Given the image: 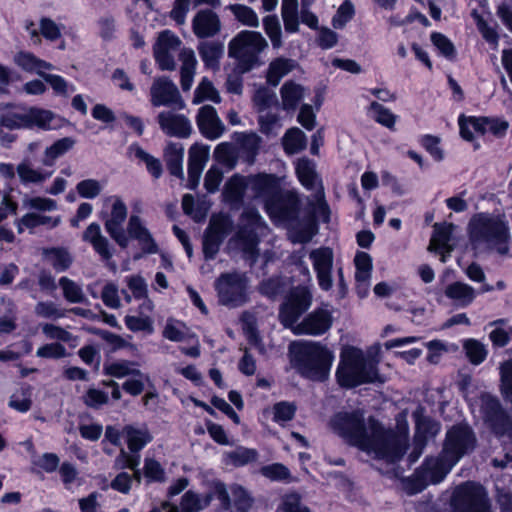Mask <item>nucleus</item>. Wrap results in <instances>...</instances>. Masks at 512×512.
<instances>
[{
	"instance_id": "obj_61",
	"label": "nucleus",
	"mask_w": 512,
	"mask_h": 512,
	"mask_svg": "<svg viewBox=\"0 0 512 512\" xmlns=\"http://www.w3.org/2000/svg\"><path fill=\"white\" fill-rule=\"evenodd\" d=\"M478 121L480 122V117L459 118L460 134L463 139L472 141L476 134L482 135V125H476Z\"/></svg>"
},
{
	"instance_id": "obj_64",
	"label": "nucleus",
	"mask_w": 512,
	"mask_h": 512,
	"mask_svg": "<svg viewBox=\"0 0 512 512\" xmlns=\"http://www.w3.org/2000/svg\"><path fill=\"white\" fill-rule=\"evenodd\" d=\"M369 112L372 114L373 118L380 124L392 128L396 121V116L383 105L378 102L373 101L370 104Z\"/></svg>"
},
{
	"instance_id": "obj_40",
	"label": "nucleus",
	"mask_w": 512,
	"mask_h": 512,
	"mask_svg": "<svg viewBox=\"0 0 512 512\" xmlns=\"http://www.w3.org/2000/svg\"><path fill=\"white\" fill-rule=\"evenodd\" d=\"M123 435L127 441L130 451L133 453L140 451L152 439L147 429H137L131 426L125 427L123 429Z\"/></svg>"
},
{
	"instance_id": "obj_15",
	"label": "nucleus",
	"mask_w": 512,
	"mask_h": 512,
	"mask_svg": "<svg viewBox=\"0 0 512 512\" xmlns=\"http://www.w3.org/2000/svg\"><path fill=\"white\" fill-rule=\"evenodd\" d=\"M295 170L300 183L310 191L316 192V200L319 210L323 213L328 211L327 203L324 200V192L321 181L315 171V163L308 158H300L295 163Z\"/></svg>"
},
{
	"instance_id": "obj_33",
	"label": "nucleus",
	"mask_w": 512,
	"mask_h": 512,
	"mask_svg": "<svg viewBox=\"0 0 512 512\" xmlns=\"http://www.w3.org/2000/svg\"><path fill=\"white\" fill-rule=\"evenodd\" d=\"M198 51L205 66L217 69L224 54V44L216 41L203 42L199 45Z\"/></svg>"
},
{
	"instance_id": "obj_49",
	"label": "nucleus",
	"mask_w": 512,
	"mask_h": 512,
	"mask_svg": "<svg viewBox=\"0 0 512 512\" xmlns=\"http://www.w3.org/2000/svg\"><path fill=\"white\" fill-rule=\"evenodd\" d=\"M128 154L130 157H135L141 161H143L148 171L155 177L158 178L160 176V163L159 161L145 152L139 145L132 144L128 148Z\"/></svg>"
},
{
	"instance_id": "obj_46",
	"label": "nucleus",
	"mask_w": 512,
	"mask_h": 512,
	"mask_svg": "<svg viewBox=\"0 0 512 512\" xmlns=\"http://www.w3.org/2000/svg\"><path fill=\"white\" fill-rule=\"evenodd\" d=\"M25 209L36 212H52L57 210L58 205L54 199L41 196H25L22 200Z\"/></svg>"
},
{
	"instance_id": "obj_60",
	"label": "nucleus",
	"mask_w": 512,
	"mask_h": 512,
	"mask_svg": "<svg viewBox=\"0 0 512 512\" xmlns=\"http://www.w3.org/2000/svg\"><path fill=\"white\" fill-rule=\"evenodd\" d=\"M463 347L468 359L472 364L478 365L482 363L487 356V350L485 346L475 339L466 340Z\"/></svg>"
},
{
	"instance_id": "obj_35",
	"label": "nucleus",
	"mask_w": 512,
	"mask_h": 512,
	"mask_svg": "<svg viewBox=\"0 0 512 512\" xmlns=\"http://www.w3.org/2000/svg\"><path fill=\"white\" fill-rule=\"evenodd\" d=\"M75 145V140L71 137H64L55 141L47 147L44 152L42 163L44 166L52 167L55 161L67 153Z\"/></svg>"
},
{
	"instance_id": "obj_45",
	"label": "nucleus",
	"mask_w": 512,
	"mask_h": 512,
	"mask_svg": "<svg viewBox=\"0 0 512 512\" xmlns=\"http://www.w3.org/2000/svg\"><path fill=\"white\" fill-rule=\"evenodd\" d=\"M34 312L38 317L58 320L66 317L68 311L53 301H40L35 305Z\"/></svg>"
},
{
	"instance_id": "obj_27",
	"label": "nucleus",
	"mask_w": 512,
	"mask_h": 512,
	"mask_svg": "<svg viewBox=\"0 0 512 512\" xmlns=\"http://www.w3.org/2000/svg\"><path fill=\"white\" fill-rule=\"evenodd\" d=\"M28 113V129L52 130L59 126L57 115L50 110L29 106Z\"/></svg>"
},
{
	"instance_id": "obj_47",
	"label": "nucleus",
	"mask_w": 512,
	"mask_h": 512,
	"mask_svg": "<svg viewBox=\"0 0 512 512\" xmlns=\"http://www.w3.org/2000/svg\"><path fill=\"white\" fill-rule=\"evenodd\" d=\"M229 9L235 18L243 25L253 28L259 26L260 21L258 15L252 8L242 4H233L229 6Z\"/></svg>"
},
{
	"instance_id": "obj_53",
	"label": "nucleus",
	"mask_w": 512,
	"mask_h": 512,
	"mask_svg": "<svg viewBox=\"0 0 512 512\" xmlns=\"http://www.w3.org/2000/svg\"><path fill=\"white\" fill-rule=\"evenodd\" d=\"M263 26L265 33L270 38L273 48H280L282 46L281 39V25L279 19L275 15L266 16L263 19Z\"/></svg>"
},
{
	"instance_id": "obj_54",
	"label": "nucleus",
	"mask_w": 512,
	"mask_h": 512,
	"mask_svg": "<svg viewBox=\"0 0 512 512\" xmlns=\"http://www.w3.org/2000/svg\"><path fill=\"white\" fill-rule=\"evenodd\" d=\"M247 188V178L235 175L226 184L225 197L230 201H240Z\"/></svg>"
},
{
	"instance_id": "obj_42",
	"label": "nucleus",
	"mask_w": 512,
	"mask_h": 512,
	"mask_svg": "<svg viewBox=\"0 0 512 512\" xmlns=\"http://www.w3.org/2000/svg\"><path fill=\"white\" fill-rule=\"evenodd\" d=\"M213 496L212 494H205L204 496H200L193 491H187L181 500L180 508L181 512H198L204 508H206Z\"/></svg>"
},
{
	"instance_id": "obj_9",
	"label": "nucleus",
	"mask_w": 512,
	"mask_h": 512,
	"mask_svg": "<svg viewBox=\"0 0 512 512\" xmlns=\"http://www.w3.org/2000/svg\"><path fill=\"white\" fill-rule=\"evenodd\" d=\"M454 466L442 454L436 458H428L413 476L405 481L404 488L410 495L419 493L428 485L441 482Z\"/></svg>"
},
{
	"instance_id": "obj_55",
	"label": "nucleus",
	"mask_w": 512,
	"mask_h": 512,
	"mask_svg": "<svg viewBox=\"0 0 512 512\" xmlns=\"http://www.w3.org/2000/svg\"><path fill=\"white\" fill-rule=\"evenodd\" d=\"M260 473L271 481H292L290 470L281 463L263 466Z\"/></svg>"
},
{
	"instance_id": "obj_43",
	"label": "nucleus",
	"mask_w": 512,
	"mask_h": 512,
	"mask_svg": "<svg viewBox=\"0 0 512 512\" xmlns=\"http://www.w3.org/2000/svg\"><path fill=\"white\" fill-rule=\"evenodd\" d=\"M294 67V62L285 58L273 60L267 72V81L273 86H277L280 80L287 75Z\"/></svg>"
},
{
	"instance_id": "obj_25",
	"label": "nucleus",
	"mask_w": 512,
	"mask_h": 512,
	"mask_svg": "<svg viewBox=\"0 0 512 512\" xmlns=\"http://www.w3.org/2000/svg\"><path fill=\"white\" fill-rule=\"evenodd\" d=\"M13 62L24 72L37 74L40 77L45 71L54 69V66L51 63L38 58L36 55L28 51H19L15 53L13 56Z\"/></svg>"
},
{
	"instance_id": "obj_11",
	"label": "nucleus",
	"mask_w": 512,
	"mask_h": 512,
	"mask_svg": "<svg viewBox=\"0 0 512 512\" xmlns=\"http://www.w3.org/2000/svg\"><path fill=\"white\" fill-rule=\"evenodd\" d=\"M453 512H491L485 489L473 482L455 488L451 498Z\"/></svg>"
},
{
	"instance_id": "obj_48",
	"label": "nucleus",
	"mask_w": 512,
	"mask_h": 512,
	"mask_svg": "<svg viewBox=\"0 0 512 512\" xmlns=\"http://www.w3.org/2000/svg\"><path fill=\"white\" fill-rule=\"evenodd\" d=\"M137 370L136 363L127 360L114 361L104 366L105 373L116 378L129 377Z\"/></svg>"
},
{
	"instance_id": "obj_32",
	"label": "nucleus",
	"mask_w": 512,
	"mask_h": 512,
	"mask_svg": "<svg viewBox=\"0 0 512 512\" xmlns=\"http://www.w3.org/2000/svg\"><path fill=\"white\" fill-rule=\"evenodd\" d=\"M416 422L415 440H422L426 444L429 438H432L440 431L438 422L422 415V410L418 409L413 414Z\"/></svg>"
},
{
	"instance_id": "obj_5",
	"label": "nucleus",
	"mask_w": 512,
	"mask_h": 512,
	"mask_svg": "<svg viewBox=\"0 0 512 512\" xmlns=\"http://www.w3.org/2000/svg\"><path fill=\"white\" fill-rule=\"evenodd\" d=\"M336 378L338 384L344 388L374 382L378 379L376 363L367 358L361 349L353 346L345 347L340 355Z\"/></svg>"
},
{
	"instance_id": "obj_62",
	"label": "nucleus",
	"mask_w": 512,
	"mask_h": 512,
	"mask_svg": "<svg viewBox=\"0 0 512 512\" xmlns=\"http://www.w3.org/2000/svg\"><path fill=\"white\" fill-rule=\"evenodd\" d=\"M355 8L350 0H345L332 18V25L336 29H342L354 17Z\"/></svg>"
},
{
	"instance_id": "obj_38",
	"label": "nucleus",
	"mask_w": 512,
	"mask_h": 512,
	"mask_svg": "<svg viewBox=\"0 0 512 512\" xmlns=\"http://www.w3.org/2000/svg\"><path fill=\"white\" fill-rule=\"evenodd\" d=\"M165 156L170 173L176 177L183 178V146L179 143L169 144L166 147Z\"/></svg>"
},
{
	"instance_id": "obj_51",
	"label": "nucleus",
	"mask_w": 512,
	"mask_h": 512,
	"mask_svg": "<svg viewBox=\"0 0 512 512\" xmlns=\"http://www.w3.org/2000/svg\"><path fill=\"white\" fill-rule=\"evenodd\" d=\"M257 451L255 449L239 447L234 451L225 454L228 463L234 466H244L257 459Z\"/></svg>"
},
{
	"instance_id": "obj_20",
	"label": "nucleus",
	"mask_w": 512,
	"mask_h": 512,
	"mask_svg": "<svg viewBox=\"0 0 512 512\" xmlns=\"http://www.w3.org/2000/svg\"><path fill=\"white\" fill-rule=\"evenodd\" d=\"M29 106L0 104V124L8 129H28Z\"/></svg>"
},
{
	"instance_id": "obj_7",
	"label": "nucleus",
	"mask_w": 512,
	"mask_h": 512,
	"mask_svg": "<svg viewBox=\"0 0 512 512\" xmlns=\"http://www.w3.org/2000/svg\"><path fill=\"white\" fill-rule=\"evenodd\" d=\"M334 360L333 353L316 342L302 343L296 356L299 372L312 380L323 381L327 378Z\"/></svg>"
},
{
	"instance_id": "obj_50",
	"label": "nucleus",
	"mask_w": 512,
	"mask_h": 512,
	"mask_svg": "<svg viewBox=\"0 0 512 512\" xmlns=\"http://www.w3.org/2000/svg\"><path fill=\"white\" fill-rule=\"evenodd\" d=\"M41 330H42L43 334L48 339H51V340H57V341H61V342L69 343V344H73V345L75 344V342L77 340L76 337L72 333H70L66 329H64L60 326H57L55 324H52V323L42 324Z\"/></svg>"
},
{
	"instance_id": "obj_26",
	"label": "nucleus",
	"mask_w": 512,
	"mask_h": 512,
	"mask_svg": "<svg viewBox=\"0 0 512 512\" xmlns=\"http://www.w3.org/2000/svg\"><path fill=\"white\" fill-rule=\"evenodd\" d=\"M453 225H435L434 234L429 244V250L435 251L441 255V262L445 263L450 256L452 247L450 239Z\"/></svg>"
},
{
	"instance_id": "obj_39",
	"label": "nucleus",
	"mask_w": 512,
	"mask_h": 512,
	"mask_svg": "<svg viewBox=\"0 0 512 512\" xmlns=\"http://www.w3.org/2000/svg\"><path fill=\"white\" fill-rule=\"evenodd\" d=\"M162 106L171 108L172 110H182L185 102L180 95L177 86L168 79L162 78Z\"/></svg>"
},
{
	"instance_id": "obj_16",
	"label": "nucleus",
	"mask_w": 512,
	"mask_h": 512,
	"mask_svg": "<svg viewBox=\"0 0 512 512\" xmlns=\"http://www.w3.org/2000/svg\"><path fill=\"white\" fill-rule=\"evenodd\" d=\"M229 230L230 221L227 218H212L203 239V253L206 259H213L216 256Z\"/></svg>"
},
{
	"instance_id": "obj_29",
	"label": "nucleus",
	"mask_w": 512,
	"mask_h": 512,
	"mask_svg": "<svg viewBox=\"0 0 512 512\" xmlns=\"http://www.w3.org/2000/svg\"><path fill=\"white\" fill-rule=\"evenodd\" d=\"M306 89L294 81L285 82L280 88L282 108L286 111H294L304 98Z\"/></svg>"
},
{
	"instance_id": "obj_23",
	"label": "nucleus",
	"mask_w": 512,
	"mask_h": 512,
	"mask_svg": "<svg viewBox=\"0 0 512 512\" xmlns=\"http://www.w3.org/2000/svg\"><path fill=\"white\" fill-rule=\"evenodd\" d=\"M192 28L198 38L213 37L220 31L221 22L213 11L200 10L193 18Z\"/></svg>"
},
{
	"instance_id": "obj_14",
	"label": "nucleus",
	"mask_w": 512,
	"mask_h": 512,
	"mask_svg": "<svg viewBox=\"0 0 512 512\" xmlns=\"http://www.w3.org/2000/svg\"><path fill=\"white\" fill-rule=\"evenodd\" d=\"M215 285L222 304L237 307L247 301V279L244 274H222Z\"/></svg>"
},
{
	"instance_id": "obj_1",
	"label": "nucleus",
	"mask_w": 512,
	"mask_h": 512,
	"mask_svg": "<svg viewBox=\"0 0 512 512\" xmlns=\"http://www.w3.org/2000/svg\"><path fill=\"white\" fill-rule=\"evenodd\" d=\"M332 430L346 442L389 462L399 460L407 448V433L386 430L374 418L364 420L361 410L339 412L330 420Z\"/></svg>"
},
{
	"instance_id": "obj_57",
	"label": "nucleus",
	"mask_w": 512,
	"mask_h": 512,
	"mask_svg": "<svg viewBox=\"0 0 512 512\" xmlns=\"http://www.w3.org/2000/svg\"><path fill=\"white\" fill-rule=\"evenodd\" d=\"M505 322L506 320L499 319L490 324L495 326V328L490 332L489 337L493 344L499 347L507 345L512 340V326H509L507 329L499 326L505 324Z\"/></svg>"
},
{
	"instance_id": "obj_12",
	"label": "nucleus",
	"mask_w": 512,
	"mask_h": 512,
	"mask_svg": "<svg viewBox=\"0 0 512 512\" xmlns=\"http://www.w3.org/2000/svg\"><path fill=\"white\" fill-rule=\"evenodd\" d=\"M475 444L476 438L471 428L458 424L447 431L441 454L456 465L465 454L474 449Z\"/></svg>"
},
{
	"instance_id": "obj_58",
	"label": "nucleus",
	"mask_w": 512,
	"mask_h": 512,
	"mask_svg": "<svg viewBox=\"0 0 512 512\" xmlns=\"http://www.w3.org/2000/svg\"><path fill=\"white\" fill-rule=\"evenodd\" d=\"M428 349L427 361L432 364L439 363L441 357L450 350H456V346L449 345L441 340H432L425 344Z\"/></svg>"
},
{
	"instance_id": "obj_2",
	"label": "nucleus",
	"mask_w": 512,
	"mask_h": 512,
	"mask_svg": "<svg viewBox=\"0 0 512 512\" xmlns=\"http://www.w3.org/2000/svg\"><path fill=\"white\" fill-rule=\"evenodd\" d=\"M247 189L254 197L261 198L271 220L289 229V239L294 243H307L312 238L309 228L297 229L300 224L301 202L297 191L281 190L280 178L274 174L259 173L247 177Z\"/></svg>"
},
{
	"instance_id": "obj_41",
	"label": "nucleus",
	"mask_w": 512,
	"mask_h": 512,
	"mask_svg": "<svg viewBox=\"0 0 512 512\" xmlns=\"http://www.w3.org/2000/svg\"><path fill=\"white\" fill-rule=\"evenodd\" d=\"M306 143V135L297 127L289 129L283 137V148L289 155L296 154L305 149Z\"/></svg>"
},
{
	"instance_id": "obj_8",
	"label": "nucleus",
	"mask_w": 512,
	"mask_h": 512,
	"mask_svg": "<svg viewBox=\"0 0 512 512\" xmlns=\"http://www.w3.org/2000/svg\"><path fill=\"white\" fill-rule=\"evenodd\" d=\"M267 46L261 33L244 30L230 41L228 53L237 59L241 70L246 72L258 64V56Z\"/></svg>"
},
{
	"instance_id": "obj_17",
	"label": "nucleus",
	"mask_w": 512,
	"mask_h": 512,
	"mask_svg": "<svg viewBox=\"0 0 512 512\" xmlns=\"http://www.w3.org/2000/svg\"><path fill=\"white\" fill-rule=\"evenodd\" d=\"M309 258L316 272L319 287L324 291L330 290L333 286L331 274L333 266L332 250L327 247L314 249L310 252Z\"/></svg>"
},
{
	"instance_id": "obj_19",
	"label": "nucleus",
	"mask_w": 512,
	"mask_h": 512,
	"mask_svg": "<svg viewBox=\"0 0 512 512\" xmlns=\"http://www.w3.org/2000/svg\"><path fill=\"white\" fill-rule=\"evenodd\" d=\"M196 122L202 135L209 140L219 139L225 132L224 123L219 118L216 109L211 105H204L199 108Z\"/></svg>"
},
{
	"instance_id": "obj_36",
	"label": "nucleus",
	"mask_w": 512,
	"mask_h": 512,
	"mask_svg": "<svg viewBox=\"0 0 512 512\" xmlns=\"http://www.w3.org/2000/svg\"><path fill=\"white\" fill-rule=\"evenodd\" d=\"M205 101H211L216 104L221 102L219 91L207 77H203L195 88L192 103L198 105Z\"/></svg>"
},
{
	"instance_id": "obj_3",
	"label": "nucleus",
	"mask_w": 512,
	"mask_h": 512,
	"mask_svg": "<svg viewBox=\"0 0 512 512\" xmlns=\"http://www.w3.org/2000/svg\"><path fill=\"white\" fill-rule=\"evenodd\" d=\"M312 304V295L305 286L292 289L280 310V320L286 327H292L297 335H322L332 325V314L327 308H318L295 325L299 317L309 309Z\"/></svg>"
},
{
	"instance_id": "obj_24",
	"label": "nucleus",
	"mask_w": 512,
	"mask_h": 512,
	"mask_svg": "<svg viewBox=\"0 0 512 512\" xmlns=\"http://www.w3.org/2000/svg\"><path fill=\"white\" fill-rule=\"evenodd\" d=\"M444 295L453 305L465 308L473 303L477 293L469 284L456 281L445 287Z\"/></svg>"
},
{
	"instance_id": "obj_37",
	"label": "nucleus",
	"mask_w": 512,
	"mask_h": 512,
	"mask_svg": "<svg viewBox=\"0 0 512 512\" xmlns=\"http://www.w3.org/2000/svg\"><path fill=\"white\" fill-rule=\"evenodd\" d=\"M141 316L128 315L125 318L126 326L132 331H147L152 332V322L150 317L147 315L152 310V303L150 301H144L140 305Z\"/></svg>"
},
{
	"instance_id": "obj_22",
	"label": "nucleus",
	"mask_w": 512,
	"mask_h": 512,
	"mask_svg": "<svg viewBox=\"0 0 512 512\" xmlns=\"http://www.w3.org/2000/svg\"><path fill=\"white\" fill-rule=\"evenodd\" d=\"M178 111H162V130L171 136L186 138L192 132V125L190 120Z\"/></svg>"
},
{
	"instance_id": "obj_18",
	"label": "nucleus",
	"mask_w": 512,
	"mask_h": 512,
	"mask_svg": "<svg viewBox=\"0 0 512 512\" xmlns=\"http://www.w3.org/2000/svg\"><path fill=\"white\" fill-rule=\"evenodd\" d=\"M481 411L485 421L496 434L504 435L510 430V421L495 397L483 395L481 397Z\"/></svg>"
},
{
	"instance_id": "obj_21",
	"label": "nucleus",
	"mask_w": 512,
	"mask_h": 512,
	"mask_svg": "<svg viewBox=\"0 0 512 512\" xmlns=\"http://www.w3.org/2000/svg\"><path fill=\"white\" fill-rule=\"evenodd\" d=\"M209 159V148L206 146H192L189 150L188 159V187L195 189L199 182L202 171Z\"/></svg>"
},
{
	"instance_id": "obj_28",
	"label": "nucleus",
	"mask_w": 512,
	"mask_h": 512,
	"mask_svg": "<svg viewBox=\"0 0 512 512\" xmlns=\"http://www.w3.org/2000/svg\"><path fill=\"white\" fill-rule=\"evenodd\" d=\"M128 234L131 238L137 239L142 249L148 253L156 252V244L138 216L132 215L128 222Z\"/></svg>"
},
{
	"instance_id": "obj_52",
	"label": "nucleus",
	"mask_w": 512,
	"mask_h": 512,
	"mask_svg": "<svg viewBox=\"0 0 512 512\" xmlns=\"http://www.w3.org/2000/svg\"><path fill=\"white\" fill-rule=\"evenodd\" d=\"M59 285L63 290L65 299L70 303H81L84 301V293L79 284L70 280L67 277H62L59 280Z\"/></svg>"
},
{
	"instance_id": "obj_13",
	"label": "nucleus",
	"mask_w": 512,
	"mask_h": 512,
	"mask_svg": "<svg viewBox=\"0 0 512 512\" xmlns=\"http://www.w3.org/2000/svg\"><path fill=\"white\" fill-rule=\"evenodd\" d=\"M243 226L236 236V243L245 256L255 261L257 255L258 233L267 229L257 210L251 209L242 215Z\"/></svg>"
},
{
	"instance_id": "obj_44",
	"label": "nucleus",
	"mask_w": 512,
	"mask_h": 512,
	"mask_svg": "<svg viewBox=\"0 0 512 512\" xmlns=\"http://www.w3.org/2000/svg\"><path fill=\"white\" fill-rule=\"evenodd\" d=\"M104 187V181L88 178L77 183L76 191L81 198L95 199L102 193Z\"/></svg>"
},
{
	"instance_id": "obj_6",
	"label": "nucleus",
	"mask_w": 512,
	"mask_h": 512,
	"mask_svg": "<svg viewBox=\"0 0 512 512\" xmlns=\"http://www.w3.org/2000/svg\"><path fill=\"white\" fill-rule=\"evenodd\" d=\"M176 58L181 62L180 84L189 91L194 82L197 60L191 48L183 47L182 41L169 30L162 31V70H175Z\"/></svg>"
},
{
	"instance_id": "obj_63",
	"label": "nucleus",
	"mask_w": 512,
	"mask_h": 512,
	"mask_svg": "<svg viewBox=\"0 0 512 512\" xmlns=\"http://www.w3.org/2000/svg\"><path fill=\"white\" fill-rule=\"evenodd\" d=\"M31 389L29 387L21 388L12 394L9 406L21 413L27 412L31 408Z\"/></svg>"
},
{
	"instance_id": "obj_31",
	"label": "nucleus",
	"mask_w": 512,
	"mask_h": 512,
	"mask_svg": "<svg viewBox=\"0 0 512 512\" xmlns=\"http://www.w3.org/2000/svg\"><path fill=\"white\" fill-rule=\"evenodd\" d=\"M83 239L89 242L94 250L103 258L109 259L112 253L109 248V242L102 233L99 224L91 223L83 234Z\"/></svg>"
},
{
	"instance_id": "obj_34",
	"label": "nucleus",
	"mask_w": 512,
	"mask_h": 512,
	"mask_svg": "<svg viewBox=\"0 0 512 512\" xmlns=\"http://www.w3.org/2000/svg\"><path fill=\"white\" fill-rule=\"evenodd\" d=\"M165 338L174 342H184L195 338L194 333L180 320L168 319L162 331Z\"/></svg>"
},
{
	"instance_id": "obj_59",
	"label": "nucleus",
	"mask_w": 512,
	"mask_h": 512,
	"mask_svg": "<svg viewBox=\"0 0 512 512\" xmlns=\"http://www.w3.org/2000/svg\"><path fill=\"white\" fill-rule=\"evenodd\" d=\"M501 393L512 403V359L501 363L500 367Z\"/></svg>"
},
{
	"instance_id": "obj_10",
	"label": "nucleus",
	"mask_w": 512,
	"mask_h": 512,
	"mask_svg": "<svg viewBox=\"0 0 512 512\" xmlns=\"http://www.w3.org/2000/svg\"><path fill=\"white\" fill-rule=\"evenodd\" d=\"M127 214V206L120 196L110 195L103 199L101 216L105 229L111 238L123 248L127 247L129 242V237L123 229Z\"/></svg>"
},
{
	"instance_id": "obj_30",
	"label": "nucleus",
	"mask_w": 512,
	"mask_h": 512,
	"mask_svg": "<svg viewBox=\"0 0 512 512\" xmlns=\"http://www.w3.org/2000/svg\"><path fill=\"white\" fill-rule=\"evenodd\" d=\"M16 172L23 185L42 184L53 174V171L35 169L27 160L22 161L17 165Z\"/></svg>"
},
{
	"instance_id": "obj_56",
	"label": "nucleus",
	"mask_w": 512,
	"mask_h": 512,
	"mask_svg": "<svg viewBox=\"0 0 512 512\" xmlns=\"http://www.w3.org/2000/svg\"><path fill=\"white\" fill-rule=\"evenodd\" d=\"M41 78L51 86L57 95L67 96L70 92H74L76 90L74 85L69 84L60 75L48 74L45 71Z\"/></svg>"
},
{
	"instance_id": "obj_4",
	"label": "nucleus",
	"mask_w": 512,
	"mask_h": 512,
	"mask_svg": "<svg viewBox=\"0 0 512 512\" xmlns=\"http://www.w3.org/2000/svg\"><path fill=\"white\" fill-rule=\"evenodd\" d=\"M470 241L475 249L496 250L507 254L511 240L510 227L504 216L478 213L469 222Z\"/></svg>"
}]
</instances>
